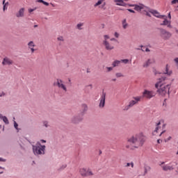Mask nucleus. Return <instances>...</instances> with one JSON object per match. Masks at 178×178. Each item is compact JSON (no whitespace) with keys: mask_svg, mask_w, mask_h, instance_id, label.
Here are the masks:
<instances>
[{"mask_svg":"<svg viewBox=\"0 0 178 178\" xmlns=\"http://www.w3.org/2000/svg\"><path fill=\"white\" fill-rule=\"evenodd\" d=\"M118 6H124V2L123 0H115Z\"/></svg>","mask_w":178,"mask_h":178,"instance_id":"22","label":"nucleus"},{"mask_svg":"<svg viewBox=\"0 0 178 178\" xmlns=\"http://www.w3.org/2000/svg\"><path fill=\"white\" fill-rule=\"evenodd\" d=\"M159 129H161V127H156L154 129V133H158V130H159Z\"/></svg>","mask_w":178,"mask_h":178,"instance_id":"44","label":"nucleus"},{"mask_svg":"<svg viewBox=\"0 0 178 178\" xmlns=\"http://www.w3.org/2000/svg\"><path fill=\"white\" fill-rule=\"evenodd\" d=\"M83 116L81 114L79 113L76 115H74L72 118H71V122L74 124H79V123L83 122Z\"/></svg>","mask_w":178,"mask_h":178,"instance_id":"9","label":"nucleus"},{"mask_svg":"<svg viewBox=\"0 0 178 178\" xmlns=\"http://www.w3.org/2000/svg\"><path fill=\"white\" fill-rule=\"evenodd\" d=\"M67 165L66 164H63L60 168V170H63V169H66Z\"/></svg>","mask_w":178,"mask_h":178,"instance_id":"37","label":"nucleus"},{"mask_svg":"<svg viewBox=\"0 0 178 178\" xmlns=\"http://www.w3.org/2000/svg\"><path fill=\"white\" fill-rule=\"evenodd\" d=\"M2 120L6 124H9V120L6 116L3 117Z\"/></svg>","mask_w":178,"mask_h":178,"instance_id":"29","label":"nucleus"},{"mask_svg":"<svg viewBox=\"0 0 178 178\" xmlns=\"http://www.w3.org/2000/svg\"><path fill=\"white\" fill-rule=\"evenodd\" d=\"M7 6H3V11H5V10H6V9H8V7H6Z\"/></svg>","mask_w":178,"mask_h":178,"instance_id":"54","label":"nucleus"},{"mask_svg":"<svg viewBox=\"0 0 178 178\" xmlns=\"http://www.w3.org/2000/svg\"><path fill=\"white\" fill-rule=\"evenodd\" d=\"M146 9L145 10H141V12H139V13L145 14L146 16H148L149 17H151V14L149 13V10H151V8H149L148 6H145Z\"/></svg>","mask_w":178,"mask_h":178,"instance_id":"16","label":"nucleus"},{"mask_svg":"<svg viewBox=\"0 0 178 178\" xmlns=\"http://www.w3.org/2000/svg\"><path fill=\"white\" fill-rule=\"evenodd\" d=\"M130 165H131V163H127V165H126V167L129 168V166H130Z\"/></svg>","mask_w":178,"mask_h":178,"instance_id":"62","label":"nucleus"},{"mask_svg":"<svg viewBox=\"0 0 178 178\" xmlns=\"http://www.w3.org/2000/svg\"><path fill=\"white\" fill-rule=\"evenodd\" d=\"M110 41H115V42H118V40L115 38L110 39Z\"/></svg>","mask_w":178,"mask_h":178,"instance_id":"52","label":"nucleus"},{"mask_svg":"<svg viewBox=\"0 0 178 178\" xmlns=\"http://www.w3.org/2000/svg\"><path fill=\"white\" fill-rule=\"evenodd\" d=\"M110 37H109V35H104V40H103V43L104 42H108V40H109Z\"/></svg>","mask_w":178,"mask_h":178,"instance_id":"28","label":"nucleus"},{"mask_svg":"<svg viewBox=\"0 0 178 178\" xmlns=\"http://www.w3.org/2000/svg\"><path fill=\"white\" fill-rule=\"evenodd\" d=\"M111 81H116V79H112Z\"/></svg>","mask_w":178,"mask_h":178,"instance_id":"64","label":"nucleus"},{"mask_svg":"<svg viewBox=\"0 0 178 178\" xmlns=\"http://www.w3.org/2000/svg\"><path fill=\"white\" fill-rule=\"evenodd\" d=\"M27 45L29 49L30 48H34V47H35V44H34L33 41H30L29 42H28Z\"/></svg>","mask_w":178,"mask_h":178,"instance_id":"25","label":"nucleus"},{"mask_svg":"<svg viewBox=\"0 0 178 178\" xmlns=\"http://www.w3.org/2000/svg\"><path fill=\"white\" fill-rule=\"evenodd\" d=\"M83 26V24L79 23L76 25V27L78 29V30H81V26Z\"/></svg>","mask_w":178,"mask_h":178,"instance_id":"38","label":"nucleus"},{"mask_svg":"<svg viewBox=\"0 0 178 178\" xmlns=\"http://www.w3.org/2000/svg\"><path fill=\"white\" fill-rule=\"evenodd\" d=\"M164 20L163 22V23L160 24V26H166L168 23H169V20H168V19H166V16L164 17Z\"/></svg>","mask_w":178,"mask_h":178,"instance_id":"27","label":"nucleus"},{"mask_svg":"<svg viewBox=\"0 0 178 178\" xmlns=\"http://www.w3.org/2000/svg\"><path fill=\"white\" fill-rule=\"evenodd\" d=\"M94 173H92V171L91 170L88 169L86 171V176H92Z\"/></svg>","mask_w":178,"mask_h":178,"instance_id":"31","label":"nucleus"},{"mask_svg":"<svg viewBox=\"0 0 178 178\" xmlns=\"http://www.w3.org/2000/svg\"><path fill=\"white\" fill-rule=\"evenodd\" d=\"M43 5H45L46 6H49V3L47 1H43Z\"/></svg>","mask_w":178,"mask_h":178,"instance_id":"49","label":"nucleus"},{"mask_svg":"<svg viewBox=\"0 0 178 178\" xmlns=\"http://www.w3.org/2000/svg\"><path fill=\"white\" fill-rule=\"evenodd\" d=\"M3 6H8V5H9V2H6V3L5 0H3Z\"/></svg>","mask_w":178,"mask_h":178,"instance_id":"50","label":"nucleus"},{"mask_svg":"<svg viewBox=\"0 0 178 178\" xmlns=\"http://www.w3.org/2000/svg\"><path fill=\"white\" fill-rule=\"evenodd\" d=\"M145 52H149L150 50L147 47V48H145Z\"/></svg>","mask_w":178,"mask_h":178,"instance_id":"59","label":"nucleus"},{"mask_svg":"<svg viewBox=\"0 0 178 178\" xmlns=\"http://www.w3.org/2000/svg\"><path fill=\"white\" fill-rule=\"evenodd\" d=\"M140 51H143V52H144L145 50V47L143 46V45H140Z\"/></svg>","mask_w":178,"mask_h":178,"instance_id":"47","label":"nucleus"},{"mask_svg":"<svg viewBox=\"0 0 178 178\" xmlns=\"http://www.w3.org/2000/svg\"><path fill=\"white\" fill-rule=\"evenodd\" d=\"M40 143H42V144L47 143V140H44V139H42L40 140Z\"/></svg>","mask_w":178,"mask_h":178,"instance_id":"53","label":"nucleus"},{"mask_svg":"<svg viewBox=\"0 0 178 178\" xmlns=\"http://www.w3.org/2000/svg\"><path fill=\"white\" fill-rule=\"evenodd\" d=\"M106 101V92L105 90H102L100 94V97L99 99V108L100 109H104L105 108V102Z\"/></svg>","mask_w":178,"mask_h":178,"instance_id":"5","label":"nucleus"},{"mask_svg":"<svg viewBox=\"0 0 178 178\" xmlns=\"http://www.w3.org/2000/svg\"><path fill=\"white\" fill-rule=\"evenodd\" d=\"M130 166H131V168H134V163L131 162Z\"/></svg>","mask_w":178,"mask_h":178,"instance_id":"58","label":"nucleus"},{"mask_svg":"<svg viewBox=\"0 0 178 178\" xmlns=\"http://www.w3.org/2000/svg\"><path fill=\"white\" fill-rule=\"evenodd\" d=\"M34 10H35V8H31V9H29V13H31V12H34Z\"/></svg>","mask_w":178,"mask_h":178,"instance_id":"51","label":"nucleus"},{"mask_svg":"<svg viewBox=\"0 0 178 178\" xmlns=\"http://www.w3.org/2000/svg\"><path fill=\"white\" fill-rule=\"evenodd\" d=\"M149 10V13H152V15H153V16H154L155 17H157L158 19H163V17H166V15H162L159 13V12H158V10Z\"/></svg>","mask_w":178,"mask_h":178,"instance_id":"11","label":"nucleus"},{"mask_svg":"<svg viewBox=\"0 0 178 178\" xmlns=\"http://www.w3.org/2000/svg\"><path fill=\"white\" fill-rule=\"evenodd\" d=\"M3 66H10L13 65V60L8 57H5L2 61Z\"/></svg>","mask_w":178,"mask_h":178,"instance_id":"13","label":"nucleus"},{"mask_svg":"<svg viewBox=\"0 0 178 178\" xmlns=\"http://www.w3.org/2000/svg\"><path fill=\"white\" fill-rule=\"evenodd\" d=\"M45 148L47 147L41 145L40 142H37L35 145H32L33 152L36 156H38V155H45Z\"/></svg>","mask_w":178,"mask_h":178,"instance_id":"3","label":"nucleus"},{"mask_svg":"<svg viewBox=\"0 0 178 178\" xmlns=\"http://www.w3.org/2000/svg\"><path fill=\"white\" fill-rule=\"evenodd\" d=\"M16 17H24V8H22L15 14Z\"/></svg>","mask_w":178,"mask_h":178,"instance_id":"17","label":"nucleus"},{"mask_svg":"<svg viewBox=\"0 0 178 178\" xmlns=\"http://www.w3.org/2000/svg\"><path fill=\"white\" fill-rule=\"evenodd\" d=\"M120 63H122L121 60H114L112 63V66L113 67H118V66H119V65H120Z\"/></svg>","mask_w":178,"mask_h":178,"instance_id":"21","label":"nucleus"},{"mask_svg":"<svg viewBox=\"0 0 178 178\" xmlns=\"http://www.w3.org/2000/svg\"><path fill=\"white\" fill-rule=\"evenodd\" d=\"M154 60L152 58L147 59L144 63H143V67H148L149 65H152L154 63Z\"/></svg>","mask_w":178,"mask_h":178,"instance_id":"18","label":"nucleus"},{"mask_svg":"<svg viewBox=\"0 0 178 178\" xmlns=\"http://www.w3.org/2000/svg\"><path fill=\"white\" fill-rule=\"evenodd\" d=\"M165 26H167V27L168 29H172V24H171V22L170 21Z\"/></svg>","mask_w":178,"mask_h":178,"instance_id":"40","label":"nucleus"},{"mask_svg":"<svg viewBox=\"0 0 178 178\" xmlns=\"http://www.w3.org/2000/svg\"><path fill=\"white\" fill-rule=\"evenodd\" d=\"M6 160L0 157V162H5Z\"/></svg>","mask_w":178,"mask_h":178,"instance_id":"56","label":"nucleus"},{"mask_svg":"<svg viewBox=\"0 0 178 178\" xmlns=\"http://www.w3.org/2000/svg\"><path fill=\"white\" fill-rule=\"evenodd\" d=\"M141 101V97H134L132 100L129 101V104L124 107V111H129L131 108H133L134 105H137L138 102Z\"/></svg>","mask_w":178,"mask_h":178,"instance_id":"4","label":"nucleus"},{"mask_svg":"<svg viewBox=\"0 0 178 178\" xmlns=\"http://www.w3.org/2000/svg\"><path fill=\"white\" fill-rule=\"evenodd\" d=\"M127 10H128V12H130L131 13H136V11H134V10L130 9V8H128Z\"/></svg>","mask_w":178,"mask_h":178,"instance_id":"45","label":"nucleus"},{"mask_svg":"<svg viewBox=\"0 0 178 178\" xmlns=\"http://www.w3.org/2000/svg\"><path fill=\"white\" fill-rule=\"evenodd\" d=\"M161 123H162V120H159L156 122V127H159L161 126Z\"/></svg>","mask_w":178,"mask_h":178,"instance_id":"39","label":"nucleus"},{"mask_svg":"<svg viewBox=\"0 0 178 178\" xmlns=\"http://www.w3.org/2000/svg\"><path fill=\"white\" fill-rule=\"evenodd\" d=\"M163 73V74H167V76H170L172 74V71H169V68L168 67V65H166L165 70Z\"/></svg>","mask_w":178,"mask_h":178,"instance_id":"24","label":"nucleus"},{"mask_svg":"<svg viewBox=\"0 0 178 178\" xmlns=\"http://www.w3.org/2000/svg\"><path fill=\"white\" fill-rule=\"evenodd\" d=\"M143 95L145 98L151 99V98H154V97L156 95V93L154 90H145L143 92Z\"/></svg>","mask_w":178,"mask_h":178,"instance_id":"8","label":"nucleus"},{"mask_svg":"<svg viewBox=\"0 0 178 178\" xmlns=\"http://www.w3.org/2000/svg\"><path fill=\"white\" fill-rule=\"evenodd\" d=\"M87 170L88 169H86V168H81L79 172H80V174L83 177H87Z\"/></svg>","mask_w":178,"mask_h":178,"instance_id":"19","label":"nucleus"},{"mask_svg":"<svg viewBox=\"0 0 178 178\" xmlns=\"http://www.w3.org/2000/svg\"><path fill=\"white\" fill-rule=\"evenodd\" d=\"M103 45L107 51H112V49H115V46L110 44L109 42H104Z\"/></svg>","mask_w":178,"mask_h":178,"instance_id":"15","label":"nucleus"},{"mask_svg":"<svg viewBox=\"0 0 178 178\" xmlns=\"http://www.w3.org/2000/svg\"><path fill=\"white\" fill-rule=\"evenodd\" d=\"M106 69L107 70L106 71L107 73H109V72H112L113 70V67H106Z\"/></svg>","mask_w":178,"mask_h":178,"instance_id":"33","label":"nucleus"},{"mask_svg":"<svg viewBox=\"0 0 178 178\" xmlns=\"http://www.w3.org/2000/svg\"><path fill=\"white\" fill-rule=\"evenodd\" d=\"M167 81L168 77L163 76L157 79V82L154 85L155 88L157 90V94L161 97L170 95V84H166Z\"/></svg>","mask_w":178,"mask_h":178,"instance_id":"1","label":"nucleus"},{"mask_svg":"<svg viewBox=\"0 0 178 178\" xmlns=\"http://www.w3.org/2000/svg\"><path fill=\"white\" fill-rule=\"evenodd\" d=\"M114 35L115 38H119V33L118 32H115Z\"/></svg>","mask_w":178,"mask_h":178,"instance_id":"48","label":"nucleus"},{"mask_svg":"<svg viewBox=\"0 0 178 178\" xmlns=\"http://www.w3.org/2000/svg\"><path fill=\"white\" fill-rule=\"evenodd\" d=\"M101 3H102V0H99L95 5V8H97V6H99V5H101Z\"/></svg>","mask_w":178,"mask_h":178,"instance_id":"35","label":"nucleus"},{"mask_svg":"<svg viewBox=\"0 0 178 178\" xmlns=\"http://www.w3.org/2000/svg\"><path fill=\"white\" fill-rule=\"evenodd\" d=\"M162 168H163V170H165V172L168 170H173V167L170 165H163Z\"/></svg>","mask_w":178,"mask_h":178,"instance_id":"20","label":"nucleus"},{"mask_svg":"<svg viewBox=\"0 0 178 178\" xmlns=\"http://www.w3.org/2000/svg\"><path fill=\"white\" fill-rule=\"evenodd\" d=\"M3 118H5V116L2 115V114H0V119H3Z\"/></svg>","mask_w":178,"mask_h":178,"instance_id":"63","label":"nucleus"},{"mask_svg":"<svg viewBox=\"0 0 178 178\" xmlns=\"http://www.w3.org/2000/svg\"><path fill=\"white\" fill-rule=\"evenodd\" d=\"M43 127H45V129H49L51 127V124H49V122L44 120L42 122Z\"/></svg>","mask_w":178,"mask_h":178,"instance_id":"23","label":"nucleus"},{"mask_svg":"<svg viewBox=\"0 0 178 178\" xmlns=\"http://www.w3.org/2000/svg\"><path fill=\"white\" fill-rule=\"evenodd\" d=\"M129 6L131 8H134V10H136V12H141V10H145L147 9V7H145V5L143 3L139 4H129Z\"/></svg>","mask_w":178,"mask_h":178,"instance_id":"10","label":"nucleus"},{"mask_svg":"<svg viewBox=\"0 0 178 178\" xmlns=\"http://www.w3.org/2000/svg\"><path fill=\"white\" fill-rule=\"evenodd\" d=\"M115 77H117V79H119L120 77H124V75H123L122 72H117L115 73Z\"/></svg>","mask_w":178,"mask_h":178,"instance_id":"30","label":"nucleus"},{"mask_svg":"<svg viewBox=\"0 0 178 178\" xmlns=\"http://www.w3.org/2000/svg\"><path fill=\"white\" fill-rule=\"evenodd\" d=\"M54 86H57L58 88H60V90H63L64 92H67V88L66 87V85L63 83V81L60 79H56V83H54Z\"/></svg>","mask_w":178,"mask_h":178,"instance_id":"7","label":"nucleus"},{"mask_svg":"<svg viewBox=\"0 0 178 178\" xmlns=\"http://www.w3.org/2000/svg\"><path fill=\"white\" fill-rule=\"evenodd\" d=\"M176 3H178V0L171 1V5H176Z\"/></svg>","mask_w":178,"mask_h":178,"instance_id":"41","label":"nucleus"},{"mask_svg":"<svg viewBox=\"0 0 178 178\" xmlns=\"http://www.w3.org/2000/svg\"><path fill=\"white\" fill-rule=\"evenodd\" d=\"M146 140L147 137L143 133L136 134L127 140L128 143L134 146V148H141Z\"/></svg>","mask_w":178,"mask_h":178,"instance_id":"2","label":"nucleus"},{"mask_svg":"<svg viewBox=\"0 0 178 178\" xmlns=\"http://www.w3.org/2000/svg\"><path fill=\"white\" fill-rule=\"evenodd\" d=\"M157 143H158V144H161V143H162V140H161L160 139H158Z\"/></svg>","mask_w":178,"mask_h":178,"instance_id":"60","label":"nucleus"},{"mask_svg":"<svg viewBox=\"0 0 178 178\" xmlns=\"http://www.w3.org/2000/svg\"><path fill=\"white\" fill-rule=\"evenodd\" d=\"M44 0H37V2H39L40 3H44Z\"/></svg>","mask_w":178,"mask_h":178,"instance_id":"55","label":"nucleus"},{"mask_svg":"<svg viewBox=\"0 0 178 178\" xmlns=\"http://www.w3.org/2000/svg\"><path fill=\"white\" fill-rule=\"evenodd\" d=\"M29 49H31V54H34V52L35 51V49H34V47H31Z\"/></svg>","mask_w":178,"mask_h":178,"instance_id":"46","label":"nucleus"},{"mask_svg":"<svg viewBox=\"0 0 178 178\" xmlns=\"http://www.w3.org/2000/svg\"><path fill=\"white\" fill-rule=\"evenodd\" d=\"M128 26H129V24H127V22L126 19H124L122 21V27H123V29H127Z\"/></svg>","mask_w":178,"mask_h":178,"instance_id":"26","label":"nucleus"},{"mask_svg":"<svg viewBox=\"0 0 178 178\" xmlns=\"http://www.w3.org/2000/svg\"><path fill=\"white\" fill-rule=\"evenodd\" d=\"M57 40H58V41H60L61 42H63V41H65V38H63V36H58V37L57 38Z\"/></svg>","mask_w":178,"mask_h":178,"instance_id":"34","label":"nucleus"},{"mask_svg":"<svg viewBox=\"0 0 178 178\" xmlns=\"http://www.w3.org/2000/svg\"><path fill=\"white\" fill-rule=\"evenodd\" d=\"M14 127L16 130H17V131H19V124L17 122H16V121H14Z\"/></svg>","mask_w":178,"mask_h":178,"instance_id":"32","label":"nucleus"},{"mask_svg":"<svg viewBox=\"0 0 178 178\" xmlns=\"http://www.w3.org/2000/svg\"><path fill=\"white\" fill-rule=\"evenodd\" d=\"M151 170V167L148 165H144L143 168H140L139 172H140V176H145L149 172V170Z\"/></svg>","mask_w":178,"mask_h":178,"instance_id":"12","label":"nucleus"},{"mask_svg":"<svg viewBox=\"0 0 178 178\" xmlns=\"http://www.w3.org/2000/svg\"><path fill=\"white\" fill-rule=\"evenodd\" d=\"M120 61L122 63H124V65H127V63H129V59H122V60H120Z\"/></svg>","mask_w":178,"mask_h":178,"instance_id":"36","label":"nucleus"},{"mask_svg":"<svg viewBox=\"0 0 178 178\" xmlns=\"http://www.w3.org/2000/svg\"><path fill=\"white\" fill-rule=\"evenodd\" d=\"M165 131H163L160 134H159V137H161V136H162L163 134V133H165Z\"/></svg>","mask_w":178,"mask_h":178,"instance_id":"61","label":"nucleus"},{"mask_svg":"<svg viewBox=\"0 0 178 178\" xmlns=\"http://www.w3.org/2000/svg\"><path fill=\"white\" fill-rule=\"evenodd\" d=\"M87 111H88V106H87L86 104H81V110L79 114L84 116V115H86V113L87 112Z\"/></svg>","mask_w":178,"mask_h":178,"instance_id":"14","label":"nucleus"},{"mask_svg":"<svg viewBox=\"0 0 178 178\" xmlns=\"http://www.w3.org/2000/svg\"><path fill=\"white\" fill-rule=\"evenodd\" d=\"M172 140V136H169L167 139H165V143H168V141H170Z\"/></svg>","mask_w":178,"mask_h":178,"instance_id":"43","label":"nucleus"},{"mask_svg":"<svg viewBox=\"0 0 178 178\" xmlns=\"http://www.w3.org/2000/svg\"><path fill=\"white\" fill-rule=\"evenodd\" d=\"M160 31V37L162 38V40H168L172 37V33L169 31H168L165 29H159Z\"/></svg>","mask_w":178,"mask_h":178,"instance_id":"6","label":"nucleus"},{"mask_svg":"<svg viewBox=\"0 0 178 178\" xmlns=\"http://www.w3.org/2000/svg\"><path fill=\"white\" fill-rule=\"evenodd\" d=\"M5 95H6V93H5V92H0V97H5Z\"/></svg>","mask_w":178,"mask_h":178,"instance_id":"42","label":"nucleus"},{"mask_svg":"<svg viewBox=\"0 0 178 178\" xmlns=\"http://www.w3.org/2000/svg\"><path fill=\"white\" fill-rule=\"evenodd\" d=\"M168 19H170H170H172V15H170V13H168Z\"/></svg>","mask_w":178,"mask_h":178,"instance_id":"57","label":"nucleus"}]
</instances>
